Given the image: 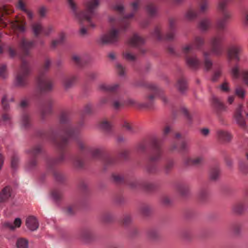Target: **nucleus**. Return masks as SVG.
Segmentation results:
<instances>
[{
    "instance_id": "obj_1",
    "label": "nucleus",
    "mask_w": 248,
    "mask_h": 248,
    "mask_svg": "<svg viewBox=\"0 0 248 248\" xmlns=\"http://www.w3.org/2000/svg\"><path fill=\"white\" fill-rule=\"evenodd\" d=\"M61 124H65L63 131L64 136L60 137L58 139H54L53 142L56 145L59 152L58 156L55 159H48L46 161L47 167L50 170H53L56 165L61 164L66 160V148L68 145V139L75 138L79 132V126L74 127L69 122V116L65 113H62L60 118Z\"/></svg>"
},
{
    "instance_id": "obj_2",
    "label": "nucleus",
    "mask_w": 248,
    "mask_h": 248,
    "mask_svg": "<svg viewBox=\"0 0 248 248\" xmlns=\"http://www.w3.org/2000/svg\"><path fill=\"white\" fill-rule=\"evenodd\" d=\"M34 45V41H28L24 38L21 39L19 43L22 55L21 57L22 63L15 78V85L17 87L24 88L29 84L28 78L31 70L29 63L24 60V57L30 56V51Z\"/></svg>"
},
{
    "instance_id": "obj_3",
    "label": "nucleus",
    "mask_w": 248,
    "mask_h": 248,
    "mask_svg": "<svg viewBox=\"0 0 248 248\" xmlns=\"http://www.w3.org/2000/svg\"><path fill=\"white\" fill-rule=\"evenodd\" d=\"M77 144L79 151L85 155H90L92 158L102 161L105 167L115 164L114 158L105 155L103 148H93L89 146L81 140H77Z\"/></svg>"
},
{
    "instance_id": "obj_4",
    "label": "nucleus",
    "mask_w": 248,
    "mask_h": 248,
    "mask_svg": "<svg viewBox=\"0 0 248 248\" xmlns=\"http://www.w3.org/2000/svg\"><path fill=\"white\" fill-rule=\"evenodd\" d=\"M68 2L80 24H82L84 21H87L90 23V27H95V25L92 22L91 19L94 15V10L99 5V0H91L87 2L85 4V10L79 13L77 12L76 4L73 0H68Z\"/></svg>"
},
{
    "instance_id": "obj_5",
    "label": "nucleus",
    "mask_w": 248,
    "mask_h": 248,
    "mask_svg": "<svg viewBox=\"0 0 248 248\" xmlns=\"http://www.w3.org/2000/svg\"><path fill=\"white\" fill-rule=\"evenodd\" d=\"M50 61L47 59L45 63L39 72V75L37 78V84L38 88L42 92H49L52 90L53 83L52 81L46 78L44 73L47 72L50 65Z\"/></svg>"
},
{
    "instance_id": "obj_6",
    "label": "nucleus",
    "mask_w": 248,
    "mask_h": 248,
    "mask_svg": "<svg viewBox=\"0 0 248 248\" xmlns=\"http://www.w3.org/2000/svg\"><path fill=\"white\" fill-rule=\"evenodd\" d=\"M149 143L152 148V151L149 155V161L152 162L159 161L162 157V150L160 147V140L156 136L150 138Z\"/></svg>"
},
{
    "instance_id": "obj_7",
    "label": "nucleus",
    "mask_w": 248,
    "mask_h": 248,
    "mask_svg": "<svg viewBox=\"0 0 248 248\" xmlns=\"http://www.w3.org/2000/svg\"><path fill=\"white\" fill-rule=\"evenodd\" d=\"M225 36L223 33H217L210 39V51L217 56H221L224 52L223 43Z\"/></svg>"
},
{
    "instance_id": "obj_8",
    "label": "nucleus",
    "mask_w": 248,
    "mask_h": 248,
    "mask_svg": "<svg viewBox=\"0 0 248 248\" xmlns=\"http://www.w3.org/2000/svg\"><path fill=\"white\" fill-rule=\"evenodd\" d=\"M176 21L174 18L169 19V28L170 31L168 32L166 36H164L161 34V28L157 26L154 30L153 34L158 40L171 41L174 38V33L173 30L175 28Z\"/></svg>"
},
{
    "instance_id": "obj_9",
    "label": "nucleus",
    "mask_w": 248,
    "mask_h": 248,
    "mask_svg": "<svg viewBox=\"0 0 248 248\" xmlns=\"http://www.w3.org/2000/svg\"><path fill=\"white\" fill-rule=\"evenodd\" d=\"M42 147L40 144H36L27 150V152L31 158L28 161L27 164V168L29 170L35 168L38 165V160L36 156L42 152Z\"/></svg>"
},
{
    "instance_id": "obj_10",
    "label": "nucleus",
    "mask_w": 248,
    "mask_h": 248,
    "mask_svg": "<svg viewBox=\"0 0 248 248\" xmlns=\"http://www.w3.org/2000/svg\"><path fill=\"white\" fill-rule=\"evenodd\" d=\"M243 52V46L239 44L230 45L227 49V57L229 61L235 60L239 62L240 56Z\"/></svg>"
},
{
    "instance_id": "obj_11",
    "label": "nucleus",
    "mask_w": 248,
    "mask_h": 248,
    "mask_svg": "<svg viewBox=\"0 0 248 248\" xmlns=\"http://www.w3.org/2000/svg\"><path fill=\"white\" fill-rule=\"evenodd\" d=\"M119 40V31L116 29L111 30L107 34L102 35L100 38L102 45L112 44Z\"/></svg>"
},
{
    "instance_id": "obj_12",
    "label": "nucleus",
    "mask_w": 248,
    "mask_h": 248,
    "mask_svg": "<svg viewBox=\"0 0 248 248\" xmlns=\"http://www.w3.org/2000/svg\"><path fill=\"white\" fill-rule=\"evenodd\" d=\"M78 236L82 240L89 242L93 239L94 231L92 228L85 227L80 230Z\"/></svg>"
},
{
    "instance_id": "obj_13",
    "label": "nucleus",
    "mask_w": 248,
    "mask_h": 248,
    "mask_svg": "<svg viewBox=\"0 0 248 248\" xmlns=\"http://www.w3.org/2000/svg\"><path fill=\"white\" fill-rule=\"evenodd\" d=\"M204 43V40L203 38L196 37L192 44L186 46L183 48V51L185 53L187 54L190 50L194 48V47L197 49H200L203 45Z\"/></svg>"
},
{
    "instance_id": "obj_14",
    "label": "nucleus",
    "mask_w": 248,
    "mask_h": 248,
    "mask_svg": "<svg viewBox=\"0 0 248 248\" xmlns=\"http://www.w3.org/2000/svg\"><path fill=\"white\" fill-rule=\"evenodd\" d=\"M248 208V204L245 202H239L234 203L232 206V212L237 215L243 214Z\"/></svg>"
},
{
    "instance_id": "obj_15",
    "label": "nucleus",
    "mask_w": 248,
    "mask_h": 248,
    "mask_svg": "<svg viewBox=\"0 0 248 248\" xmlns=\"http://www.w3.org/2000/svg\"><path fill=\"white\" fill-rule=\"evenodd\" d=\"M217 138L219 141L228 142L232 140V136L227 131L219 129L217 131Z\"/></svg>"
},
{
    "instance_id": "obj_16",
    "label": "nucleus",
    "mask_w": 248,
    "mask_h": 248,
    "mask_svg": "<svg viewBox=\"0 0 248 248\" xmlns=\"http://www.w3.org/2000/svg\"><path fill=\"white\" fill-rule=\"evenodd\" d=\"M203 158L202 156L195 157H186L184 160V164L186 166H199L202 163Z\"/></svg>"
},
{
    "instance_id": "obj_17",
    "label": "nucleus",
    "mask_w": 248,
    "mask_h": 248,
    "mask_svg": "<svg viewBox=\"0 0 248 248\" xmlns=\"http://www.w3.org/2000/svg\"><path fill=\"white\" fill-rule=\"evenodd\" d=\"M12 196V189L10 186L4 187L0 192V202H6Z\"/></svg>"
},
{
    "instance_id": "obj_18",
    "label": "nucleus",
    "mask_w": 248,
    "mask_h": 248,
    "mask_svg": "<svg viewBox=\"0 0 248 248\" xmlns=\"http://www.w3.org/2000/svg\"><path fill=\"white\" fill-rule=\"evenodd\" d=\"M220 170L217 166L211 168L209 172V179L212 182L217 181L220 177Z\"/></svg>"
},
{
    "instance_id": "obj_19",
    "label": "nucleus",
    "mask_w": 248,
    "mask_h": 248,
    "mask_svg": "<svg viewBox=\"0 0 248 248\" xmlns=\"http://www.w3.org/2000/svg\"><path fill=\"white\" fill-rule=\"evenodd\" d=\"M232 17L231 14L227 12H224L223 17L222 18L217 20L216 27L218 30H223L226 25L227 20Z\"/></svg>"
},
{
    "instance_id": "obj_20",
    "label": "nucleus",
    "mask_w": 248,
    "mask_h": 248,
    "mask_svg": "<svg viewBox=\"0 0 248 248\" xmlns=\"http://www.w3.org/2000/svg\"><path fill=\"white\" fill-rule=\"evenodd\" d=\"M145 42L144 38L135 34L128 40V44L132 46L136 47L143 45Z\"/></svg>"
},
{
    "instance_id": "obj_21",
    "label": "nucleus",
    "mask_w": 248,
    "mask_h": 248,
    "mask_svg": "<svg viewBox=\"0 0 248 248\" xmlns=\"http://www.w3.org/2000/svg\"><path fill=\"white\" fill-rule=\"evenodd\" d=\"M0 12L1 14L0 16V26L4 28L6 26V23L3 21V18L4 15H9L14 12L13 9H9L7 6L4 5L0 7Z\"/></svg>"
},
{
    "instance_id": "obj_22",
    "label": "nucleus",
    "mask_w": 248,
    "mask_h": 248,
    "mask_svg": "<svg viewBox=\"0 0 248 248\" xmlns=\"http://www.w3.org/2000/svg\"><path fill=\"white\" fill-rule=\"evenodd\" d=\"M26 225L29 229L32 231L37 230L39 227L36 218L32 216L29 217L26 219Z\"/></svg>"
},
{
    "instance_id": "obj_23",
    "label": "nucleus",
    "mask_w": 248,
    "mask_h": 248,
    "mask_svg": "<svg viewBox=\"0 0 248 248\" xmlns=\"http://www.w3.org/2000/svg\"><path fill=\"white\" fill-rule=\"evenodd\" d=\"M21 224V220L19 218H16L14 223L9 221L4 222L3 223V227L11 231L15 230L16 228H19Z\"/></svg>"
},
{
    "instance_id": "obj_24",
    "label": "nucleus",
    "mask_w": 248,
    "mask_h": 248,
    "mask_svg": "<svg viewBox=\"0 0 248 248\" xmlns=\"http://www.w3.org/2000/svg\"><path fill=\"white\" fill-rule=\"evenodd\" d=\"M187 65L191 68L197 69L200 65V62L196 57H187L186 58Z\"/></svg>"
},
{
    "instance_id": "obj_25",
    "label": "nucleus",
    "mask_w": 248,
    "mask_h": 248,
    "mask_svg": "<svg viewBox=\"0 0 248 248\" xmlns=\"http://www.w3.org/2000/svg\"><path fill=\"white\" fill-rule=\"evenodd\" d=\"M209 190L206 187L201 188L198 193V199L201 202H205L208 200Z\"/></svg>"
},
{
    "instance_id": "obj_26",
    "label": "nucleus",
    "mask_w": 248,
    "mask_h": 248,
    "mask_svg": "<svg viewBox=\"0 0 248 248\" xmlns=\"http://www.w3.org/2000/svg\"><path fill=\"white\" fill-rule=\"evenodd\" d=\"M187 144L185 141H182L180 145H178L177 142H174L170 146V150L171 151L185 152L187 150Z\"/></svg>"
},
{
    "instance_id": "obj_27",
    "label": "nucleus",
    "mask_w": 248,
    "mask_h": 248,
    "mask_svg": "<svg viewBox=\"0 0 248 248\" xmlns=\"http://www.w3.org/2000/svg\"><path fill=\"white\" fill-rule=\"evenodd\" d=\"M21 126L24 129L29 128L31 125L30 116L27 114H23L20 120Z\"/></svg>"
},
{
    "instance_id": "obj_28",
    "label": "nucleus",
    "mask_w": 248,
    "mask_h": 248,
    "mask_svg": "<svg viewBox=\"0 0 248 248\" xmlns=\"http://www.w3.org/2000/svg\"><path fill=\"white\" fill-rule=\"evenodd\" d=\"M145 171L149 174H155L158 171V168L155 163L149 161L145 166Z\"/></svg>"
},
{
    "instance_id": "obj_29",
    "label": "nucleus",
    "mask_w": 248,
    "mask_h": 248,
    "mask_svg": "<svg viewBox=\"0 0 248 248\" xmlns=\"http://www.w3.org/2000/svg\"><path fill=\"white\" fill-rule=\"evenodd\" d=\"M72 163L73 166L78 169H81L84 166L83 159L79 156H75L72 158Z\"/></svg>"
},
{
    "instance_id": "obj_30",
    "label": "nucleus",
    "mask_w": 248,
    "mask_h": 248,
    "mask_svg": "<svg viewBox=\"0 0 248 248\" xmlns=\"http://www.w3.org/2000/svg\"><path fill=\"white\" fill-rule=\"evenodd\" d=\"M122 126L131 134H136L138 131L137 128L127 121L123 122Z\"/></svg>"
},
{
    "instance_id": "obj_31",
    "label": "nucleus",
    "mask_w": 248,
    "mask_h": 248,
    "mask_svg": "<svg viewBox=\"0 0 248 248\" xmlns=\"http://www.w3.org/2000/svg\"><path fill=\"white\" fill-rule=\"evenodd\" d=\"M100 127L107 132L111 131L112 127V123L107 119L102 120L100 123Z\"/></svg>"
},
{
    "instance_id": "obj_32",
    "label": "nucleus",
    "mask_w": 248,
    "mask_h": 248,
    "mask_svg": "<svg viewBox=\"0 0 248 248\" xmlns=\"http://www.w3.org/2000/svg\"><path fill=\"white\" fill-rule=\"evenodd\" d=\"M119 87L118 84H114L113 85H107L105 84H101L99 86L100 90L113 93L118 89Z\"/></svg>"
},
{
    "instance_id": "obj_33",
    "label": "nucleus",
    "mask_w": 248,
    "mask_h": 248,
    "mask_svg": "<svg viewBox=\"0 0 248 248\" xmlns=\"http://www.w3.org/2000/svg\"><path fill=\"white\" fill-rule=\"evenodd\" d=\"M136 150L138 152L144 153L147 150V143L144 140L139 142L136 145Z\"/></svg>"
},
{
    "instance_id": "obj_34",
    "label": "nucleus",
    "mask_w": 248,
    "mask_h": 248,
    "mask_svg": "<svg viewBox=\"0 0 248 248\" xmlns=\"http://www.w3.org/2000/svg\"><path fill=\"white\" fill-rule=\"evenodd\" d=\"M77 209L76 203H73L67 205L64 209L65 213L68 216L73 215L75 214Z\"/></svg>"
},
{
    "instance_id": "obj_35",
    "label": "nucleus",
    "mask_w": 248,
    "mask_h": 248,
    "mask_svg": "<svg viewBox=\"0 0 248 248\" xmlns=\"http://www.w3.org/2000/svg\"><path fill=\"white\" fill-rule=\"evenodd\" d=\"M11 26L14 30H18L21 32L25 31V23H20L19 21L16 20L11 23Z\"/></svg>"
},
{
    "instance_id": "obj_36",
    "label": "nucleus",
    "mask_w": 248,
    "mask_h": 248,
    "mask_svg": "<svg viewBox=\"0 0 248 248\" xmlns=\"http://www.w3.org/2000/svg\"><path fill=\"white\" fill-rule=\"evenodd\" d=\"M177 88L181 92H184L187 89V83L186 80L182 78L177 81Z\"/></svg>"
},
{
    "instance_id": "obj_37",
    "label": "nucleus",
    "mask_w": 248,
    "mask_h": 248,
    "mask_svg": "<svg viewBox=\"0 0 248 248\" xmlns=\"http://www.w3.org/2000/svg\"><path fill=\"white\" fill-rule=\"evenodd\" d=\"M209 55V53L208 52H204L203 56L204 57V67L206 71L210 70L212 67L213 63L208 58Z\"/></svg>"
},
{
    "instance_id": "obj_38",
    "label": "nucleus",
    "mask_w": 248,
    "mask_h": 248,
    "mask_svg": "<svg viewBox=\"0 0 248 248\" xmlns=\"http://www.w3.org/2000/svg\"><path fill=\"white\" fill-rule=\"evenodd\" d=\"M239 170L243 174H248V163L244 160L239 162Z\"/></svg>"
},
{
    "instance_id": "obj_39",
    "label": "nucleus",
    "mask_w": 248,
    "mask_h": 248,
    "mask_svg": "<svg viewBox=\"0 0 248 248\" xmlns=\"http://www.w3.org/2000/svg\"><path fill=\"white\" fill-rule=\"evenodd\" d=\"M16 245L17 248H28L29 242L24 238H19L17 239Z\"/></svg>"
},
{
    "instance_id": "obj_40",
    "label": "nucleus",
    "mask_w": 248,
    "mask_h": 248,
    "mask_svg": "<svg viewBox=\"0 0 248 248\" xmlns=\"http://www.w3.org/2000/svg\"><path fill=\"white\" fill-rule=\"evenodd\" d=\"M174 162L173 160L170 159L166 161L164 166V171L166 173H169L173 168Z\"/></svg>"
},
{
    "instance_id": "obj_41",
    "label": "nucleus",
    "mask_w": 248,
    "mask_h": 248,
    "mask_svg": "<svg viewBox=\"0 0 248 248\" xmlns=\"http://www.w3.org/2000/svg\"><path fill=\"white\" fill-rule=\"evenodd\" d=\"M65 36L64 33H61L58 40H54L52 41L51 46L54 48L58 45L62 44L65 39Z\"/></svg>"
},
{
    "instance_id": "obj_42",
    "label": "nucleus",
    "mask_w": 248,
    "mask_h": 248,
    "mask_svg": "<svg viewBox=\"0 0 248 248\" xmlns=\"http://www.w3.org/2000/svg\"><path fill=\"white\" fill-rule=\"evenodd\" d=\"M51 195L55 201H59L62 197V191L58 189H55L52 191Z\"/></svg>"
},
{
    "instance_id": "obj_43",
    "label": "nucleus",
    "mask_w": 248,
    "mask_h": 248,
    "mask_svg": "<svg viewBox=\"0 0 248 248\" xmlns=\"http://www.w3.org/2000/svg\"><path fill=\"white\" fill-rule=\"evenodd\" d=\"M76 80V78L75 77L67 78L63 81V85L66 89L69 88L75 83Z\"/></svg>"
},
{
    "instance_id": "obj_44",
    "label": "nucleus",
    "mask_w": 248,
    "mask_h": 248,
    "mask_svg": "<svg viewBox=\"0 0 248 248\" xmlns=\"http://www.w3.org/2000/svg\"><path fill=\"white\" fill-rule=\"evenodd\" d=\"M129 187L132 189L141 188V182L137 180H131L128 184Z\"/></svg>"
},
{
    "instance_id": "obj_45",
    "label": "nucleus",
    "mask_w": 248,
    "mask_h": 248,
    "mask_svg": "<svg viewBox=\"0 0 248 248\" xmlns=\"http://www.w3.org/2000/svg\"><path fill=\"white\" fill-rule=\"evenodd\" d=\"M210 25V22L209 19H203L199 23V28L202 31H206Z\"/></svg>"
},
{
    "instance_id": "obj_46",
    "label": "nucleus",
    "mask_w": 248,
    "mask_h": 248,
    "mask_svg": "<svg viewBox=\"0 0 248 248\" xmlns=\"http://www.w3.org/2000/svg\"><path fill=\"white\" fill-rule=\"evenodd\" d=\"M241 71L237 64L235 65L231 70V74L233 78L237 79L241 75Z\"/></svg>"
},
{
    "instance_id": "obj_47",
    "label": "nucleus",
    "mask_w": 248,
    "mask_h": 248,
    "mask_svg": "<svg viewBox=\"0 0 248 248\" xmlns=\"http://www.w3.org/2000/svg\"><path fill=\"white\" fill-rule=\"evenodd\" d=\"M53 175L55 178L58 182H62L65 179V175L59 171L54 170Z\"/></svg>"
},
{
    "instance_id": "obj_48",
    "label": "nucleus",
    "mask_w": 248,
    "mask_h": 248,
    "mask_svg": "<svg viewBox=\"0 0 248 248\" xmlns=\"http://www.w3.org/2000/svg\"><path fill=\"white\" fill-rule=\"evenodd\" d=\"M18 163L19 157L16 155L14 154L11 158V165L12 168L13 170L16 169L18 167Z\"/></svg>"
},
{
    "instance_id": "obj_49",
    "label": "nucleus",
    "mask_w": 248,
    "mask_h": 248,
    "mask_svg": "<svg viewBox=\"0 0 248 248\" xmlns=\"http://www.w3.org/2000/svg\"><path fill=\"white\" fill-rule=\"evenodd\" d=\"M141 188L147 191H151L155 188L153 184L148 182H141Z\"/></svg>"
},
{
    "instance_id": "obj_50",
    "label": "nucleus",
    "mask_w": 248,
    "mask_h": 248,
    "mask_svg": "<svg viewBox=\"0 0 248 248\" xmlns=\"http://www.w3.org/2000/svg\"><path fill=\"white\" fill-rule=\"evenodd\" d=\"M140 211L143 216H147L151 212V208L149 205H143L141 207Z\"/></svg>"
},
{
    "instance_id": "obj_51",
    "label": "nucleus",
    "mask_w": 248,
    "mask_h": 248,
    "mask_svg": "<svg viewBox=\"0 0 248 248\" xmlns=\"http://www.w3.org/2000/svg\"><path fill=\"white\" fill-rule=\"evenodd\" d=\"M212 103L216 107H218L219 108H223L224 104L223 102L218 98L213 97L212 99Z\"/></svg>"
},
{
    "instance_id": "obj_52",
    "label": "nucleus",
    "mask_w": 248,
    "mask_h": 248,
    "mask_svg": "<svg viewBox=\"0 0 248 248\" xmlns=\"http://www.w3.org/2000/svg\"><path fill=\"white\" fill-rule=\"evenodd\" d=\"M32 30L35 36L37 37L41 31H42L43 29L41 24H35L32 26Z\"/></svg>"
},
{
    "instance_id": "obj_53",
    "label": "nucleus",
    "mask_w": 248,
    "mask_h": 248,
    "mask_svg": "<svg viewBox=\"0 0 248 248\" xmlns=\"http://www.w3.org/2000/svg\"><path fill=\"white\" fill-rule=\"evenodd\" d=\"M172 128L170 126L166 125H165L164 128L162 129V136L161 139H159L160 140V141L162 140L165 139L168 134L171 131Z\"/></svg>"
},
{
    "instance_id": "obj_54",
    "label": "nucleus",
    "mask_w": 248,
    "mask_h": 248,
    "mask_svg": "<svg viewBox=\"0 0 248 248\" xmlns=\"http://www.w3.org/2000/svg\"><path fill=\"white\" fill-rule=\"evenodd\" d=\"M159 232L155 229H151L148 232V236L151 239H155L159 236Z\"/></svg>"
},
{
    "instance_id": "obj_55",
    "label": "nucleus",
    "mask_w": 248,
    "mask_h": 248,
    "mask_svg": "<svg viewBox=\"0 0 248 248\" xmlns=\"http://www.w3.org/2000/svg\"><path fill=\"white\" fill-rule=\"evenodd\" d=\"M112 180L117 184H120L124 181V177L119 174L114 173L112 175Z\"/></svg>"
},
{
    "instance_id": "obj_56",
    "label": "nucleus",
    "mask_w": 248,
    "mask_h": 248,
    "mask_svg": "<svg viewBox=\"0 0 248 248\" xmlns=\"http://www.w3.org/2000/svg\"><path fill=\"white\" fill-rule=\"evenodd\" d=\"M146 10L150 16L155 15L156 11L155 7L152 4H149L147 5Z\"/></svg>"
},
{
    "instance_id": "obj_57",
    "label": "nucleus",
    "mask_w": 248,
    "mask_h": 248,
    "mask_svg": "<svg viewBox=\"0 0 248 248\" xmlns=\"http://www.w3.org/2000/svg\"><path fill=\"white\" fill-rule=\"evenodd\" d=\"M230 1L231 0H219L218 6V9L224 12L227 5Z\"/></svg>"
},
{
    "instance_id": "obj_58",
    "label": "nucleus",
    "mask_w": 248,
    "mask_h": 248,
    "mask_svg": "<svg viewBox=\"0 0 248 248\" xmlns=\"http://www.w3.org/2000/svg\"><path fill=\"white\" fill-rule=\"evenodd\" d=\"M197 13L192 10H188L186 15V18L189 20L194 19L197 17Z\"/></svg>"
},
{
    "instance_id": "obj_59",
    "label": "nucleus",
    "mask_w": 248,
    "mask_h": 248,
    "mask_svg": "<svg viewBox=\"0 0 248 248\" xmlns=\"http://www.w3.org/2000/svg\"><path fill=\"white\" fill-rule=\"evenodd\" d=\"M40 117L42 119H45L51 114V109H40L39 112Z\"/></svg>"
},
{
    "instance_id": "obj_60",
    "label": "nucleus",
    "mask_w": 248,
    "mask_h": 248,
    "mask_svg": "<svg viewBox=\"0 0 248 248\" xmlns=\"http://www.w3.org/2000/svg\"><path fill=\"white\" fill-rule=\"evenodd\" d=\"M132 219L129 215H124L122 220V222L124 226H127L131 223Z\"/></svg>"
},
{
    "instance_id": "obj_61",
    "label": "nucleus",
    "mask_w": 248,
    "mask_h": 248,
    "mask_svg": "<svg viewBox=\"0 0 248 248\" xmlns=\"http://www.w3.org/2000/svg\"><path fill=\"white\" fill-rule=\"evenodd\" d=\"M7 77V67L6 65L0 66V78L5 79Z\"/></svg>"
},
{
    "instance_id": "obj_62",
    "label": "nucleus",
    "mask_w": 248,
    "mask_h": 248,
    "mask_svg": "<svg viewBox=\"0 0 248 248\" xmlns=\"http://www.w3.org/2000/svg\"><path fill=\"white\" fill-rule=\"evenodd\" d=\"M35 103L38 107L46 108L49 102H46L41 98H37L35 100Z\"/></svg>"
},
{
    "instance_id": "obj_63",
    "label": "nucleus",
    "mask_w": 248,
    "mask_h": 248,
    "mask_svg": "<svg viewBox=\"0 0 248 248\" xmlns=\"http://www.w3.org/2000/svg\"><path fill=\"white\" fill-rule=\"evenodd\" d=\"M177 190L183 196H186L188 193V188L183 185L179 186L177 187Z\"/></svg>"
},
{
    "instance_id": "obj_64",
    "label": "nucleus",
    "mask_w": 248,
    "mask_h": 248,
    "mask_svg": "<svg viewBox=\"0 0 248 248\" xmlns=\"http://www.w3.org/2000/svg\"><path fill=\"white\" fill-rule=\"evenodd\" d=\"M241 75L242 77L244 82L246 85H248V71L242 70L241 71Z\"/></svg>"
}]
</instances>
